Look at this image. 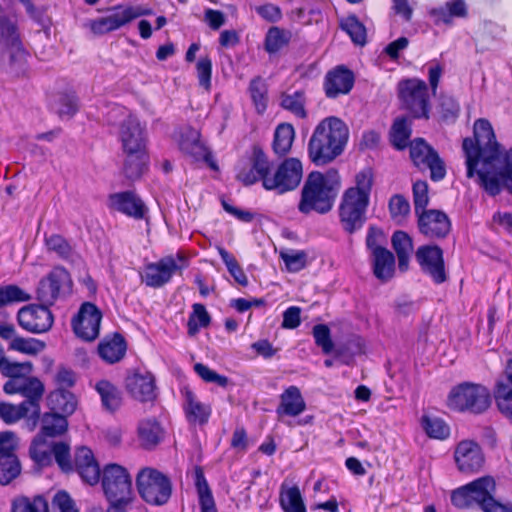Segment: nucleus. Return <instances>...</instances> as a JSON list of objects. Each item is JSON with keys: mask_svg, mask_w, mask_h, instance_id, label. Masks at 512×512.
<instances>
[{"mask_svg": "<svg viewBox=\"0 0 512 512\" xmlns=\"http://www.w3.org/2000/svg\"><path fill=\"white\" fill-rule=\"evenodd\" d=\"M73 470H76L84 482L93 486L96 484V460L93 451L81 446L76 449Z\"/></svg>", "mask_w": 512, "mask_h": 512, "instance_id": "nucleus-30", "label": "nucleus"}, {"mask_svg": "<svg viewBox=\"0 0 512 512\" xmlns=\"http://www.w3.org/2000/svg\"><path fill=\"white\" fill-rule=\"evenodd\" d=\"M497 178L499 179V191L501 190V184L503 183L507 189L512 193V148L506 154L505 158L502 159L500 155V163L495 168Z\"/></svg>", "mask_w": 512, "mask_h": 512, "instance_id": "nucleus-56", "label": "nucleus"}, {"mask_svg": "<svg viewBox=\"0 0 512 512\" xmlns=\"http://www.w3.org/2000/svg\"><path fill=\"white\" fill-rule=\"evenodd\" d=\"M119 140L122 151L147 150V132L135 115H128L120 124Z\"/></svg>", "mask_w": 512, "mask_h": 512, "instance_id": "nucleus-20", "label": "nucleus"}, {"mask_svg": "<svg viewBox=\"0 0 512 512\" xmlns=\"http://www.w3.org/2000/svg\"><path fill=\"white\" fill-rule=\"evenodd\" d=\"M280 258L286 265L289 272L296 273L307 265L308 255L303 250H285L280 252Z\"/></svg>", "mask_w": 512, "mask_h": 512, "instance_id": "nucleus-51", "label": "nucleus"}, {"mask_svg": "<svg viewBox=\"0 0 512 512\" xmlns=\"http://www.w3.org/2000/svg\"><path fill=\"white\" fill-rule=\"evenodd\" d=\"M249 92L256 111L259 114L264 113L268 104V87L266 82L261 77L252 79L249 85Z\"/></svg>", "mask_w": 512, "mask_h": 512, "instance_id": "nucleus-47", "label": "nucleus"}, {"mask_svg": "<svg viewBox=\"0 0 512 512\" xmlns=\"http://www.w3.org/2000/svg\"><path fill=\"white\" fill-rule=\"evenodd\" d=\"M48 402L54 413L65 415L72 414L76 409L74 396L64 389H57L49 394Z\"/></svg>", "mask_w": 512, "mask_h": 512, "instance_id": "nucleus-39", "label": "nucleus"}, {"mask_svg": "<svg viewBox=\"0 0 512 512\" xmlns=\"http://www.w3.org/2000/svg\"><path fill=\"white\" fill-rule=\"evenodd\" d=\"M280 506L285 512H306L300 490L297 486H281Z\"/></svg>", "mask_w": 512, "mask_h": 512, "instance_id": "nucleus-42", "label": "nucleus"}, {"mask_svg": "<svg viewBox=\"0 0 512 512\" xmlns=\"http://www.w3.org/2000/svg\"><path fill=\"white\" fill-rule=\"evenodd\" d=\"M52 447L53 442H48L43 435H39L33 440L29 453L38 465L47 466L52 462Z\"/></svg>", "mask_w": 512, "mask_h": 512, "instance_id": "nucleus-46", "label": "nucleus"}, {"mask_svg": "<svg viewBox=\"0 0 512 512\" xmlns=\"http://www.w3.org/2000/svg\"><path fill=\"white\" fill-rule=\"evenodd\" d=\"M302 177L303 166L299 159L286 158L277 168H274L261 149H254L252 166L249 169H241L237 174L238 180L245 185L261 181L264 189L278 194L295 190L301 183Z\"/></svg>", "mask_w": 512, "mask_h": 512, "instance_id": "nucleus-2", "label": "nucleus"}, {"mask_svg": "<svg viewBox=\"0 0 512 512\" xmlns=\"http://www.w3.org/2000/svg\"><path fill=\"white\" fill-rule=\"evenodd\" d=\"M136 486L141 498L151 505H164L172 495L171 479L152 467H144L139 470L136 476Z\"/></svg>", "mask_w": 512, "mask_h": 512, "instance_id": "nucleus-7", "label": "nucleus"}, {"mask_svg": "<svg viewBox=\"0 0 512 512\" xmlns=\"http://www.w3.org/2000/svg\"><path fill=\"white\" fill-rule=\"evenodd\" d=\"M151 8L142 5L118 7L107 17L98 18V32H108L118 29L132 20L152 15Z\"/></svg>", "mask_w": 512, "mask_h": 512, "instance_id": "nucleus-22", "label": "nucleus"}, {"mask_svg": "<svg viewBox=\"0 0 512 512\" xmlns=\"http://www.w3.org/2000/svg\"><path fill=\"white\" fill-rule=\"evenodd\" d=\"M45 305L30 304L18 311L19 325L26 331L41 334L50 330L53 324V315Z\"/></svg>", "mask_w": 512, "mask_h": 512, "instance_id": "nucleus-16", "label": "nucleus"}, {"mask_svg": "<svg viewBox=\"0 0 512 512\" xmlns=\"http://www.w3.org/2000/svg\"><path fill=\"white\" fill-rule=\"evenodd\" d=\"M7 394H20L25 400L22 403H30L36 408L40 416V401L43 397L44 384L36 377L25 376L24 378L9 379L3 387Z\"/></svg>", "mask_w": 512, "mask_h": 512, "instance_id": "nucleus-19", "label": "nucleus"}, {"mask_svg": "<svg viewBox=\"0 0 512 512\" xmlns=\"http://www.w3.org/2000/svg\"><path fill=\"white\" fill-rule=\"evenodd\" d=\"M372 256L373 272L377 279L386 282L395 272V257L389 250H379Z\"/></svg>", "mask_w": 512, "mask_h": 512, "instance_id": "nucleus-36", "label": "nucleus"}, {"mask_svg": "<svg viewBox=\"0 0 512 512\" xmlns=\"http://www.w3.org/2000/svg\"><path fill=\"white\" fill-rule=\"evenodd\" d=\"M474 139L465 138L463 151L466 157L467 176L478 177L479 184L491 195L499 193V179L495 168L500 163L501 146L491 123L480 118L474 123Z\"/></svg>", "mask_w": 512, "mask_h": 512, "instance_id": "nucleus-1", "label": "nucleus"}, {"mask_svg": "<svg viewBox=\"0 0 512 512\" xmlns=\"http://www.w3.org/2000/svg\"><path fill=\"white\" fill-rule=\"evenodd\" d=\"M125 386L131 397L140 402H152L157 396L155 378L148 371H133L126 377Z\"/></svg>", "mask_w": 512, "mask_h": 512, "instance_id": "nucleus-21", "label": "nucleus"}, {"mask_svg": "<svg viewBox=\"0 0 512 512\" xmlns=\"http://www.w3.org/2000/svg\"><path fill=\"white\" fill-rule=\"evenodd\" d=\"M72 290V280L67 270L55 267L37 288V299L45 305H53L59 298L65 297Z\"/></svg>", "mask_w": 512, "mask_h": 512, "instance_id": "nucleus-12", "label": "nucleus"}, {"mask_svg": "<svg viewBox=\"0 0 512 512\" xmlns=\"http://www.w3.org/2000/svg\"><path fill=\"white\" fill-rule=\"evenodd\" d=\"M371 188L372 173L369 170H364L356 175V185L348 188L346 191H354L356 195L369 201Z\"/></svg>", "mask_w": 512, "mask_h": 512, "instance_id": "nucleus-59", "label": "nucleus"}, {"mask_svg": "<svg viewBox=\"0 0 512 512\" xmlns=\"http://www.w3.org/2000/svg\"><path fill=\"white\" fill-rule=\"evenodd\" d=\"M32 368L33 366L31 362H10L5 359L0 371L4 376L9 377L10 379H15L24 378L26 375L31 373Z\"/></svg>", "mask_w": 512, "mask_h": 512, "instance_id": "nucleus-58", "label": "nucleus"}, {"mask_svg": "<svg viewBox=\"0 0 512 512\" xmlns=\"http://www.w3.org/2000/svg\"><path fill=\"white\" fill-rule=\"evenodd\" d=\"M53 512H78L74 501L65 491H58L52 499Z\"/></svg>", "mask_w": 512, "mask_h": 512, "instance_id": "nucleus-64", "label": "nucleus"}, {"mask_svg": "<svg viewBox=\"0 0 512 512\" xmlns=\"http://www.w3.org/2000/svg\"><path fill=\"white\" fill-rule=\"evenodd\" d=\"M11 512H49L48 502L42 496L18 497L12 502Z\"/></svg>", "mask_w": 512, "mask_h": 512, "instance_id": "nucleus-48", "label": "nucleus"}, {"mask_svg": "<svg viewBox=\"0 0 512 512\" xmlns=\"http://www.w3.org/2000/svg\"><path fill=\"white\" fill-rule=\"evenodd\" d=\"M45 244L49 251L55 252L62 259L73 260V249L62 236L53 234L45 239Z\"/></svg>", "mask_w": 512, "mask_h": 512, "instance_id": "nucleus-54", "label": "nucleus"}, {"mask_svg": "<svg viewBox=\"0 0 512 512\" xmlns=\"http://www.w3.org/2000/svg\"><path fill=\"white\" fill-rule=\"evenodd\" d=\"M422 427L426 434L435 439H446L450 434L449 426L440 418L424 416Z\"/></svg>", "mask_w": 512, "mask_h": 512, "instance_id": "nucleus-52", "label": "nucleus"}, {"mask_svg": "<svg viewBox=\"0 0 512 512\" xmlns=\"http://www.w3.org/2000/svg\"><path fill=\"white\" fill-rule=\"evenodd\" d=\"M187 266V259L182 253L161 258L149 263L141 274L142 281L149 287L158 288L170 281L173 274Z\"/></svg>", "mask_w": 512, "mask_h": 512, "instance_id": "nucleus-10", "label": "nucleus"}, {"mask_svg": "<svg viewBox=\"0 0 512 512\" xmlns=\"http://www.w3.org/2000/svg\"><path fill=\"white\" fill-rule=\"evenodd\" d=\"M43 436L55 437L62 435L68 427L66 416L54 412L45 413L41 418Z\"/></svg>", "mask_w": 512, "mask_h": 512, "instance_id": "nucleus-45", "label": "nucleus"}, {"mask_svg": "<svg viewBox=\"0 0 512 512\" xmlns=\"http://www.w3.org/2000/svg\"><path fill=\"white\" fill-rule=\"evenodd\" d=\"M181 393L183 410L189 424L203 425L207 423L211 414L210 406L201 402L189 388H183Z\"/></svg>", "mask_w": 512, "mask_h": 512, "instance_id": "nucleus-27", "label": "nucleus"}, {"mask_svg": "<svg viewBox=\"0 0 512 512\" xmlns=\"http://www.w3.org/2000/svg\"><path fill=\"white\" fill-rule=\"evenodd\" d=\"M454 461L463 474H473L482 470L485 456L480 445L473 440H462L454 449Z\"/></svg>", "mask_w": 512, "mask_h": 512, "instance_id": "nucleus-15", "label": "nucleus"}, {"mask_svg": "<svg viewBox=\"0 0 512 512\" xmlns=\"http://www.w3.org/2000/svg\"><path fill=\"white\" fill-rule=\"evenodd\" d=\"M368 205L369 201L354 191L344 192L339 205V220L345 232L352 234L363 227Z\"/></svg>", "mask_w": 512, "mask_h": 512, "instance_id": "nucleus-11", "label": "nucleus"}, {"mask_svg": "<svg viewBox=\"0 0 512 512\" xmlns=\"http://www.w3.org/2000/svg\"><path fill=\"white\" fill-rule=\"evenodd\" d=\"M418 227L428 238H444L450 231L448 216L439 210H423L418 215Z\"/></svg>", "mask_w": 512, "mask_h": 512, "instance_id": "nucleus-24", "label": "nucleus"}, {"mask_svg": "<svg viewBox=\"0 0 512 512\" xmlns=\"http://www.w3.org/2000/svg\"><path fill=\"white\" fill-rule=\"evenodd\" d=\"M178 145L182 153L191 161H204L211 169L218 170L211 153L201 141L198 130L191 127L184 128L180 133Z\"/></svg>", "mask_w": 512, "mask_h": 512, "instance_id": "nucleus-17", "label": "nucleus"}, {"mask_svg": "<svg viewBox=\"0 0 512 512\" xmlns=\"http://www.w3.org/2000/svg\"><path fill=\"white\" fill-rule=\"evenodd\" d=\"M409 148L414 165L419 169H429L433 181H439L445 177L446 168L443 160L423 138L411 141Z\"/></svg>", "mask_w": 512, "mask_h": 512, "instance_id": "nucleus-13", "label": "nucleus"}, {"mask_svg": "<svg viewBox=\"0 0 512 512\" xmlns=\"http://www.w3.org/2000/svg\"><path fill=\"white\" fill-rule=\"evenodd\" d=\"M24 58V50L16 22L8 16H0V62L14 66Z\"/></svg>", "mask_w": 512, "mask_h": 512, "instance_id": "nucleus-9", "label": "nucleus"}, {"mask_svg": "<svg viewBox=\"0 0 512 512\" xmlns=\"http://www.w3.org/2000/svg\"><path fill=\"white\" fill-rule=\"evenodd\" d=\"M398 93L403 107L414 118H429V94L424 81L416 78L402 80L398 84Z\"/></svg>", "mask_w": 512, "mask_h": 512, "instance_id": "nucleus-8", "label": "nucleus"}, {"mask_svg": "<svg viewBox=\"0 0 512 512\" xmlns=\"http://www.w3.org/2000/svg\"><path fill=\"white\" fill-rule=\"evenodd\" d=\"M100 482L107 503L134 500L132 479L128 470L119 464H106L98 468V483Z\"/></svg>", "mask_w": 512, "mask_h": 512, "instance_id": "nucleus-5", "label": "nucleus"}, {"mask_svg": "<svg viewBox=\"0 0 512 512\" xmlns=\"http://www.w3.org/2000/svg\"><path fill=\"white\" fill-rule=\"evenodd\" d=\"M127 351V343L121 334L115 333L98 344V355L108 364L120 362Z\"/></svg>", "mask_w": 512, "mask_h": 512, "instance_id": "nucleus-31", "label": "nucleus"}, {"mask_svg": "<svg viewBox=\"0 0 512 512\" xmlns=\"http://www.w3.org/2000/svg\"><path fill=\"white\" fill-rule=\"evenodd\" d=\"M340 26L355 44L362 46L366 43V29L355 16L346 17Z\"/></svg>", "mask_w": 512, "mask_h": 512, "instance_id": "nucleus-50", "label": "nucleus"}, {"mask_svg": "<svg viewBox=\"0 0 512 512\" xmlns=\"http://www.w3.org/2000/svg\"><path fill=\"white\" fill-rule=\"evenodd\" d=\"M280 106L291 112L297 118L304 119L307 117L306 111V95L303 90H297L293 93L283 92L280 96Z\"/></svg>", "mask_w": 512, "mask_h": 512, "instance_id": "nucleus-38", "label": "nucleus"}, {"mask_svg": "<svg viewBox=\"0 0 512 512\" xmlns=\"http://www.w3.org/2000/svg\"><path fill=\"white\" fill-rule=\"evenodd\" d=\"M196 69L199 85L206 91H210L212 74V62L210 58L201 57L196 64Z\"/></svg>", "mask_w": 512, "mask_h": 512, "instance_id": "nucleus-62", "label": "nucleus"}, {"mask_svg": "<svg viewBox=\"0 0 512 512\" xmlns=\"http://www.w3.org/2000/svg\"><path fill=\"white\" fill-rule=\"evenodd\" d=\"M411 132V121L408 118H396L390 130V141L392 145L398 150L405 149L408 145Z\"/></svg>", "mask_w": 512, "mask_h": 512, "instance_id": "nucleus-43", "label": "nucleus"}, {"mask_svg": "<svg viewBox=\"0 0 512 512\" xmlns=\"http://www.w3.org/2000/svg\"><path fill=\"white\" fill-rule=\"evenodd\" d=\"M306 409L305 400L296 386H289L280 395V402L276 408V414L279 421L288 426H293L292 422L285 421V417H297Z\"/></svg>", "mask_w": 512, "mask_h": 512, "instance_id": "nucleus-26", "label": "nucleus"}, {"mask_svg": "<svg viewBox=\"0 0 512 512\" xmlns=\"http://www.w3.org/2000/svg\"><path fill=\"white\" fill-rule=\"evenodd\" d=\"M340 186L338 172L330 169L325 173L311 172L301 190L298 210L304 215L312 212L328 213L334 204Z\"/></svg>", "mask_w": 512, "mask_h": 512, "instance_id": "nucleus-4", "label": "nucleus"}, {"mask_svg": "<svg viewBox=\"0 0 512 512\" xmlns=\"http://www.w3.org/2000/svg\"><path fill=\"white\" fill-rule=\"evenodd\" d=\"M53 458L62 471H73V460L71 459L70 447L68 444L64 442H53L52 459Z\"/></svg>", "mask_w": 512, "mask_h": 512, "instance_id": "nucleus-57", "label": "nucleus"}, {"mask_svg": "<svg viewBox=\"0 0 512 512\" xmlns=\"http://www.w3.org/2000/svg\"><path fill=\"white\" fill-rule=\"evenodd\" d=\"M491 404L489 390L481 385L464 382L455 386L449 393L447 405L456 411H469L480 414L486 411Z\"/></svg>", "mask_w": 512, "mask_h": 512, "instance_id": "nucleus-6", "label": "nucleus"}, {"mask_svg": "<svg viewBox=\"0 0 512 512\" xmlns=\"http://www.w3.org/2000/svg\"><path fill=\"white\" fill-rule=\"evenodd\" d=\"M192 309L187 323L189 336H195L200 328L207 327L211 320L204 305L196 303L192 306Z\"/></svg>", "mask_w": 512, "mask_h": 512, "instance_id": "nucleus-49", "label": "nucleus"}, {"mask_svg": "<svg viewBox=\"0 0 512 512\" xmlns=\"http://www.w3.org/2000/svg\"><path fill=\"white\" fill-rule=\"evenodd\" d=\"M0 418L6 424H13L20 419L25 420V426L29 431H33L38 425L40 416L36 413V408L30 403H20L18 405L0 402Z\"/></svg>", "mask_w": 512, "mask_h": 512, "instance_id": "nucleus-25", "label": "nucleus"}, {"mask_svg": "<svg viewBox=\"0 0 512 512\" xmlns=\"http://www.w3.org/2000/svg\"><path fill=\"white\" fill-rule=\"evenodd\" d=\"M416 259L422 269L434 283L446 281L447 273L443 259V251L436 245H425L416 251Z\"/></svg>", "mask_w": 512, "mask_h": 512, "instance_id": "nucleus-18", "label": "nucleus"}, {"mask_svg": "<svg viewBox=\"0 0 512 512\" xmlns=\"http://www.w3.org/2000/svg\"><path fill=\"white\" fill-rule=\"evenodd\" d=\"M109 206L135 219H142L146 214V206L132 192H120L110 195Z\"/></svg>", "mask_w": 512, "mask_h": 512, "instance_id": "nucleus-29", "label": "nucleus"}, {"mask_svg": "<svg viewBox=\"0 0 512 512\" xmlns=\"http://www.w3.org/2000/svg\"><path fill=\"white\" fill-rule=\"evenodd\" d=\"M348 138L349 129L343 120L335 116L324 118L315 127L308 143L311 161L316 165L333 161L344 151Z\"/></svg>", "mask_w": 512, "mask_h": 512, "instance_id": "nucleus-3", "label": "nucleus"}, {"mask_svg": "<svg viewBox=\"0 0 512 512\" xmlns=\"http://www.w3.org/2000/svg\"><path fill=\"white\" fill-rule=\"evenodd\" d=\"M353 84L354 76L352 72L340 66L327 73L324 89L327 97L336 98L341 94L349 93Z\"/></svg>", "mask_w": 512, "mask_h": 512, "instance_id": "nucleus-28", "label": "nucleus"}, {"mask_svg": "<svg viewBox=\"0 0 512 512\" xmlns=\"http://www.w3.org/2000/svg\"><path fill=\"white\" fill-rule=\"evenodd\" d=\"M295 130L289 123L279 124L274 133L273 150L278 156L286 155L293 144Z\"/></svg>", "mask_w": 512, "mask_h": 512, "instance_id": "nucleus-40", "label": "nucleus"}, {"mask_svg": "<svg viewBox=\"0 0 512 512\" xmlns=\"http://www.w3.org/2000/svg\"><path fill=\"white\" fill-rule=\"evenodd\" d=\"M30 299L31 295L17 285L0 286V307L16 302H26Z\"/></svg>", "mask_w": 512, "mask_h": 512, "instance_id": "nucleus-53", "label": "nucleus"}, {"mask_svg": "<svg viewBox=\"0 0 512 512\" xmlns=\"http://www.w3.org/2000/svg\"><path fill=\"white\" fill-rule=\"evenodd\" d=\"M392 246L398 257L399 269L407 270L413 243L410 236L403 231H396L392 236Z\"/></svg>", "mask_w": 512, "mask_h": 512, "instance_id": "nucleus-37", "label": "nucleus"}, {"mask_svg": "<svg viewBox=\"0 0 512 512\" xmlns=\"http://www.w3.org/2000/svg\"><path fill=\"white\" fill-rule=\"evenodd\" d=\"M98 395L100 396L102 409L107 413H115L122 405L121 390L107 380L98 381Z\"/></svg>", "mask_w": 512, "mask_h": 512, "instance_id": "nucleus-34", "label": "nucleus"}, {"mask_svg": "<svg viewBox=\"0 0 512 512\" xmlns=\"http://www.w3.org/2000/svg\"><path fill=\"white\" fill-rule=\"evenodd\" d=\"M494 397L498 409L507 410L512 403V372L508 368L496 381Z\"/></svg>", "mask_w": 512, "mask_h": 512, "instance_id": "nucleus-41", "label": "nucleus"}, {"mask_svg": "<svg viewBox=\"0 0 512 512\" xmlns=\"http://www.w3.org/2000/svg\"><path fill=\"white\" fill-rule=\"evenodd\" d=\"M413 198L415 213L417 216L421 214L425 207L428 205V184L425 181H417L413 185Z\"/></svg>", "mask_w": 512, "mask_h": 512, "instance_id": "nucleus-61", "label": "nucleus"}, {"mask_svg": "<svg viewBox=\"0 0 512 512\" xmlns=\"http://www.w3.org/2000/svg\"><path fill=\"white\" fill-rule=\"evenodd\" d=\"M17 445L18 440L13 432L0 433V483L2 485H8L21 472V465L15 454Z\"/></svg>", "mask_w": 512, "mask_h": 512, "instance_id": "nucleus-14", "label": "nucleus"}, {"mask_svg": "<svg viewBox=\"0 0 512 512\" xmlns=\"http://www.w3.org/2000/svg\"><path fill=\"white\" fill-rule=\"evenodd\" d=\"M122 157V171L125 177L130 180L139 179L147 169V150L122 151Z\"/></svg>", "mask_w": 512, "mask_h": 512, "instance_id": "nucleus-32", "label": "nucleus"}, {"mask_svg": "<svg viewBox=\"0 0 512 512\" xmlns=\"http://www.w3.org/2000/svg\"><path fill=\"white\" fill-rule=\"evenodd\" d=\"M287 43L285 33L278 27H272L268 30L265 39V49L269 53L279 51Z\"/></svg>", "mask_w": 512, "mask_h": 512, "instance_id": "nucleus-60", "label": "nucleus"}, {"mask_svg": "<svg viewBox=\"0 0 512 512\" xmlns=\"http://www.w3.org/2000/svg\"><path fill=\"white\" fill-rule=\"evenodd\" d=\"M386 237L384 232L375 226H370L366 237V245L371 251V255L376 254L379 250H387L384 247Z\"/></svg>", "mask_w": 512, "mask_h": 512, "instance_id": "nucleus-63", "label": "nucleus"}, {"mask_svg": "<svg viewBox=\"0 0 512 512\" xmlns=\"http://www.w3.org/2000/svg\"><path fill=\"white\" fill-rule=\"evenodd\" d=\"M71 326L77 338L85 342L96 339V305L85 302L72 318Z\"/></svg>", "mask_w": 512, "mask_h": 512, "instance_id": "nucleus-23", "label": "nucleus"}, {"mask_svg": "<svg viewBox=\"0 0 512 512\" xmlns=\"http://www.w3.org/2000/svg\"><path fill=\"white\" fill-rule=\"evenodd\" d=\"M50 107L59 117L70 118L78 109L77 99L73 93H58L51 98Z\"/></svg>", "mask_w": 512, "mask_h": 512, "instance_id": "nucleus-44", "label": "nucleus"}, {"mask_svg": "<svg viewBox=\"0 0 512 512\" xmlns=\"http://www.w3.org/2000/svg\"><path fill=\"white\" fill-rule=\"evenodd\" d=\"M9 348L28 355H36L44 350L45 344L34 338L18 337L12 339Z\"/></svg>", "mask_w": 512, "mask_h": 512, "instance_id": "nucleus-55", "label": "nucleus"}, {"mask_svg": "<svg viewBox=\"0 0 512 512\" xmlns=\"http://www.w3.org/2000/svg\"><path fill=\"white\" fill-rule=\"evenodd\" d=\"M471 491L472 498L475 504H478L481 509L490 500H494L493 493L495 492V481L490 476L480 477L468 484Z\"/></svg>", "mask_w": 512, "mask_h": 512, "instance_id": "nucleus-35", "label": "nucleus"}, {"mask_svg": "<svg viewBox=\"0 0 512 512\" xmlns=\"http://www.w3.org/2000/svg\"><path fill=\"white\" fill-rule=\"evenodd\" d=\"M165 431L154 418L144 419L139 423L138 436L141 445L146 449L157 446L164 438Z\"/></svg>", "mask_w": 512, "mask_h": 512, "instance_id": "nucleus-33", "label": "nucleus"}]
</instances>
